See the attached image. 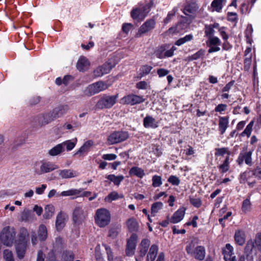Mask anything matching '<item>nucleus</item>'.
Wrapping results in <instances>:
<instances>
[{
  "label": "nucleus",
  "mask_w": 261,
  "mask_h": 261,
  "mask_svg": "<svg viewBox=\"0 0 261 261\" xmlns=\"http://www.w3.org/2000/svg\"><path fill=\"white\" fill-rule=\"evenodd\" d=\"M66 107L61 106L55 108L52 112L39 115L36 122L39 125L43 126L48 124L55 119L61 117L66 113Z\"/></svg>",
  "instance_id": "f257e3e1"
},
{
  "label": "nucleus",
  "mask_w": 261,
  "mask_h": 261,
  "mask_svg": "<svg viewBox=\"0 0 261 261\" xmlns=\"http://www.w3.org/2000/svg\"><path fill=\"white\" fill-rule=\"evenodd\" d=\"M111 219V214L106 208H100L96 211L94 216L95 223L99 227H104L109 225Z\"/></svg>",
  "instance_id": "f03ea898"
},
{
  "label": "nucleus",
  "mask_w": 261,
  "mask_h": 261,
  "mask_svg": "<svg viewBox=\"0 0 261 261\" xmlns=\"http://www.w3.org/2000/svg\"><path fill=\"white\" fill-rule=\"evenodd\" d=\"M16 232L13 228L9 226L4 227L0 234V240L7 246H11L15 238Z\"/></svg>",
  "instance_id": "7ed1b4c3"
},
{
  "label": "nucleus",
  "mask_w": 261,
  "mask_h": 261,
  "mask_svg": "<svg viewBox=\"0 0 261 261\" xmlns=\"http://www.w3.org/2000/svg\"><path fill=\"white\" fill-rule=\"evenodd\" d=\"M107 88V86L102 81H98L89 85L84 91L85 95L91 96L102 91Z\"/></svg>",
  "instance_id": "20e7f679"
},
{
  "label": "nucleus",
  "mask_w": 261,
  "mask_h": 261,
  "mask_svg": "<svg viewBox=\"0 0 261 261\" xmlns=\"http://www.w3.org/2000/svg\"><path fill=\"white\" fill-rule=\"evenodd\" d=\"M59 167L57 165L48 161H42L39 169H36L35 171L37 175H41L51 172Z\"/></svg>",
  "instance_id": "39448f33"
},
{
  "label": "nucleus",
  "mask_w": 261,
  "mask_h": 261,
  "mask_svg": "<svg viewBox=\"0 0 261 261\" xmlns=\"http://www.w3.org/2000/svg\"><path fill=\"white\" fill-rule=\"evenodd\" d=\"M87 214L81 206H76L73 210L72 219L74 223L81 224L85 220Z\"/></svg>",
  "instance_id": "423d86ee"
},
{
  "label": "nucleus",
  "mask_w": 261,
  "mask_h": 261,
  "mask_svg": "<svg viewBox=\"0 0 261 261\" xmlns=\"http://www.w3.org/2000/svg\"><path fill=\"white\" fill-rule=\"evenodd\" d=\"M114 104V96L105 95L97 102L96 107L100 109L110 108Z\"/></svg>",
  "instance_id": "0eeeda50"
},
{
  "label": "nucleus",
  "mask_w": 261,
  "mask_h": 261,
  "mask_svg": "<svg viewBox=\"0 0 261 261\" xmlns=\"http://www.w3.org/2000/svg\"><path fill=\"white\" fill-rule=\"evenodd\" d=\"M137 240L138 236L135 233H132L128 239L125 250L127 255L132 256L134 254Z\"/></svg>",
  "instance_id": "6e6552de"
},
{
  "label": "nucleus",
  "mask_w": 261,
  "mask_h": 261,
  "mask_svg": "<svg viewBox=\"0 0 261 261\" xmlns=\"http://www.w3.org/2000/svg\"><path fill=\"white\" fill-rule=\"evenodd\" d=\"M145 99L142 96H138L135 94H129L122 98L121 101L123 103L135 105L144 102Z\"/></svg>",
  "instance_id": "1a4fd4ad"
},
{
  "label": "nucleus",
  "mask_w": 261,
  "mask_h": 261,
  "mask_svg": "<svg viewBox=\"0 0 261 261\" xmlns=\"http://www.w3.org/2000/svg\"><path fill=\"white\" fill-rule=\"evenodd\" d=\"M252 152L251 151H241L237 160V163L240 166H241L243 164V162H245L246 164L251 166L252 164Z\"/></svg>",
  "instance_id": "9d476101"
},
{
  "label": "nucleus",
  "mask_w": 261,
  "mask_h": 261,
  "mask_svg": "<svg viewBox=\"0 0 261 261\" xmlns=\"http://www.w3.org/2000/svg\"><path fill=\"white\" fill-rule=\"evenodd\" d=\"M155 25V21L153 19H149L146 20L140 28L137 37H140L142 34L148 32L153 30Z\"/></svg>",
  "instance_id": "9b49d317"
},
{
  "label": "nucleus",
  "mask_w": 261,
  "mask_h": 261,
  "mask_svg": "<svg viewBox=\"0 0 261 261\" xmlns=\"http://www.w3.org/2000/svg\"><path fill=\"white\" fill-rule=\"evenodd\" d=\"M112 63L108 62L102 66H98L94 71V75L95 77L101 76L105 74H107L113 67Z\"/></svg>",
  "instance_id": "f8f14e48"
},
{
  "label": "nucleus",
  "mask_w": 261,
  "mask_h": 261,
  "mask_svg": "<svg viewBox=\"0 0 261 261\" xmlns=\"http://www.w3.org/2000/svg\"><path fill=\"white\" fill-rule=\"evenodd\" d=\"M222 253L225 261H236L233 248L230 244H226L225 247L222 249Z\"/></svg>",
  "instance_id": "ddd939ff"
},
{
  "label": "nucleus",
  "mask_w": 261,
  "mask_h": 261,
  "mask_svg": "<svg viewBox=\"0 0 261 261\" xmlns=\"http://www.w3.org/2000/svg\"><path fill=\"white\" fill-rule=\"evenodd\" d=\"M198 9L197 5L195 3H191L187 4L184 8L183 12L187 16L194 18V15Z\"/></svg>",
  "instance_id": "4468645a"
},
{
  "label": "nucleus",
  "mask_w": 261,
  "mask_h": 261,
  "mask_svg": "<svg viewBox=\"0 0 261 261\" xmlns=\"http://www.w3.org/2000/svg\"><path fill=\"white\" fill-rule=\"evenodd\" d=\"M94 142L92 140H88L85 142L84 144L79 148V149L74 153V155H79L82 156L87 154L93 146Z\"/></svg>",
  "instance_id": "2eb2a0df"
},
{
  "label": "nucleus",
  "mask_w": 261,
  "mask_h": 261,
  "mask_svg": "<svg viewBox=\"0 0 261 261\" xmlns=\"http://www.w3.org/2000/svg\"><path fill=\"white\" fill-rule=\"evenodd\" d=\"M150 244V241L147 239H144L141 241V242L139 246V254L141 257H144L148 250Z\"/></svg>",
  "instance_id": "dca6fc26"
},
{
  "label": "nucleus",
  "mask_w": 261,
  "mask_h": 261,
  "mask_svg": "<svg viewBox=\"0 0 261 261\" xmlns=\"http://www.w3.org/2000/svg\"><path fill=\"white\" fill-rule=\"evenodd\" d=\"M143 125L145 128H155L158 127V123L150 115H147L143 119Z\"/></svg>",
  "instance_id": "f3484780"
},
{
  "label": "nucleus",
  "mask_w": 261,
  "mask_h": 261,
  "mask_svg": "<svg viewBox=\"0 0 261 261\" xmlns=\"http://www.w3.org/2000/svg\"><path fill=\"white\" fill-rule=\"evenodd\" d=\"M185 209L184 207L178 209L173 215L170 220V223L174 224L180 222L185 216Z\"/></svg>",
  "instance_id": "a211bd4d"
},
{
  "label": "nucleus",
  "mask_w": 261,
  "mask_h": 261,
  "mask_svg": "<svg viewBox=\"0 0 261 261\" xmlns=\"http://www.w3.org/2000/svg\"><path fill=\"white\" fill-rule=\"evenodd\" d=\"M89 66V61L85 57H81L76 64L77 70L82 72L86 70L88 68Z\"/></svg>",
  "instance_id": "6ab92c4d"
},
{
  "label": "nucleus",
  "mask_w": 261,
  "mask_h": 261,
  "mask_svg": "<svg viewBox=\"0 0 261 261\" xmlns=\"http://www.w3.org/2000/svg\"><path fill=\"white\" fill-rule=\"evenodd\" d=\"M127 228L130 232H137L138 231L139 225L136 219L131 218L126 222Z\"/></svg>",
  "instance_id": "aec40b11"
},
{
  "label": "nucleus",
  "mask_w": 261,
  "mask_h": 261,
  "mask_svg": "<svg viewBox=\"0 0 261 261\" xmlns=\"http://www.w3.org/2000/svg\"><path fill=\"white\" fill-rule=\"evenodd\" d=\"M29 233L28 230L25 228H21L18 234V238L16 241V243L27 244L28 237Z\"/></svg>",
  "instance_id": "412c9836"
},
{
  "label": "nucleus",
  "mask_w": 261,
  "mask_h": 261,
  "mask_svg": "<svg viewBox=\"0 0 261 261\" xmlns=\"http://www.w3.org/2000/svg\"><path fill=\"white\" fill-rule=\"evenodd\" d=\"M228 117H219V130L221 135L223 134L228 126Z\"/></svg>",
  "instance_id": "4be33fe9"
},
{
  "label": "nucleus",
  "mask_w": 261,
  "mask_h": 261,
  "mask_svg": "<svg viewBox=\"0 0 261 261\" xmlns=\"http://www.w3.org/2000/svg\"><path fill=\"white\" fill-rule=\"evenodd\" d=\"M59 175L62 178H70L77 176L76 172L71 169L60 170Z\"/></svg>",
  "instance_id": "5701e85b"
},
{
  "label": "nucleus",
  "mask_w": 261,
  "mask_h": 261,
  "mask_svg": "<svg viewBox=\"0 0 261 261\" xmlns=\"http://www.w3.org/2000/svg\"><path fill=\"white\" fill-rule=\"evenodd\" d=\"M194 254L196 259L202 260L205 256V248L202 246H197L194 250Z\"/></svg>",
  "instance_id": "b1692460"
},
{
  "label": "nucleus",
  "mask_w": 261,
  "mask_h": 261,
  "mask_svg": "<svg viewBox=\"0 0 261 261\" xmlns=\"http://www.w3.org/2000/svg\"><path fill=\"white\" fill-rule=\"evenodd\" d=\"M144 14L140 8L133 9L130 13L131 17L133 19H137L141 21L143 20L145 18V15Z\"/></svg>",
  "instance_id": "393cba45"
},
{
  "label": "nucleus",
  "mask_w": 261,
  "mask_h": 261,
  "mask_svg": "<svg viewBox=\"0 0 261 261\" xmlns=\"http://www.w3.org/2000/svg\"><path fill=\"white\" fill-rule=\"evenodd\" d=\"M158 251V247L156 245H152L147 255V261H154L156 258Z\"/></svg>",
  "instance_id": "a878e982"
},
{
  "label": "nucleus",
  "mask_w": 261,
  "mask_h": 261,
  "mask_svg": "<svg viewBox=\"0 0 261 261\" xmlns=\"http://www.w3.org/2000/svg\"><path fill=\"white\" fill-rule=\"evenodd\" d=\"M27 244L16 243L15 248L17 257L21 259L25 255Z\"/></svg>",
  "instance_id": "bb28decb"
},
{
  "label": "nucleus",
  "mask_w": 261,
  "mask_h": 261,
  "mask_svg": "<svg viewBox=\"0 0 261 261\" xmlns=\"http://www.w3.org/2000/svg\"><path fill=\"white\" fill-rule=\"evenodd\" d=\"M235 242L239 245H242L245 242L244 231L241 230H238L236 231L234 234Z\"/></svg>",
  "instance_id": "cd10ccee"
},
{
  "label": "nucleus",
  "mask_w": 261,
  "mask_h": 261,
  "mask_svg": "<svg viewBox=\"0 0 261 261\" xmlns=\"http://www.w3.org/2000/svg\"><path fill=\"white\" fill-rule=\"evenodd\" d=\"M65 149L62 147L61 143L57 144L48 151V154L50 156H54L60 154L64 151Z\"/></svg>",
  "instance_id": "c85d7f7f"
},
{
  "label": "nucleus",
  "mask_w": 261,
  "mask_h": 261,
  "mask_svg": "<svg viewBox=\"0 0 261 261\" xmlns=\"http://www.w3.org/2000/svg\"><path fill=\"white\" fill-rule=\"evenodd\" d=\"M39 240L40 241H44L47 237V231L44 225H40L38 231Z\"/></svg>",
  "instance_id": "c756f323"
},
{
  "label": "nucleus",
  "mask_w": 261,
  "mask_h": 261,
  "mask_svg": "<svg viewBox=\"0 0 261 261\" xmlns=\"http://www.w3.org/2000/svg\"><path fill=\"white\" fill-rule=\"evenodd\" d=\"M65 226V219L61 212L57 216L56 226L58 230H61Z\"/></svg>",
  "instance_id": "7c9ffc66"
},
{
  "label": "nucleus",
  "mask_w": 261,
  "mask_h": 261,
  "mask_svg": "<svg viewBox=\"0 0 261 261\" xmlns=\"http://www.w3.org/2000/svg\"><path fill=\"white\" fill-rule=\"evenodd\" d=\"M44 214L43 217L45 219H50L54 214L55 208L51 204L47 205L44 208Z\"/></svg>",
  "instance_id": "2f4dec72"
},
{
  "label": "nucleus",
  "mask_w": 261,
  "mask_h": 261,
  "mask_svg": "<svg viewBox=\"0 0 261 261\" xmlns=\"http://www.w3.org/2000/svg\"><path fill=\"white\" fill-rule=\"evenodd\" d=\"M77 142V139L75 138L74 141L70 140L65 141L61 143L62 145V147L64 149L66 148V150L67 151L71 150L75 146Z\"/></svg>",
  "instance_id": "473e14b6"
},
{
  "label": "nucleus",
  "mask_w": 261,
  "mask_h": 261,
  "mask_svg": "<svg viewBox=\"0 0 261 261\" xmlns=\"http://www.w3.org/2000/svg\"><path fill=\"white\" fill-rule=\"evenodd\" d=\"M83 189H71L67 191H63L61 193L60 196H77L82 192Z\"/></svg>",
  "instance_id": "72a5a7b5"
},
{
  "label": "nucleus",
  "mask_w": 261,
  "mask_h": 261,
  "mask_svg": "<svg viewBox=\"0 0 261 261\" xmlns=\"http://www.w3.org/2000/svg\"><path fill=\"white\" fill-rule=\"evenodd\" d=\"M129 173L130 175H135L140 178H142L145 175L144 170L138 167H132L130 169Z\"/></svg>",
  "instance_id": "f704fd0d"
},
{
  "label": "nucleus",
  "mask_w": 261,
  "mask_h": 261,
  "mask_svg": "<svg viewBox=\"0 0 261 261\" xmlns=\"http://www.w3.org/2000/svg\"><path fill=\"white\" fill-rule=\"evenodd\" d=\"M128 137L126 132H115V144L125 140Z\"/></svg>",
  "instance_id": "c9c22d12"
},
{
  "label": "nucleus",
  "mask_w": 261,
  "mask_h": 261,
  "mask_svg": "<svg viewBox=\"0 0 261 261\" xmlns=\"http://www.w3.org/2000/svg\"><path fill=\"white\" fill-rule=\"evenodd\" d=\"M193 38V36L192 34H189L185 36L184 37L180 38L178 40H177L175 43V45L177 46H180L187 42L190 41L192 40Z\"/></svg>",
  "instance_id": "e433bc0d"
},
{
  "label": "nucleus",
  "mask_w": 261,
  "mask_h": 261,
  "mask_svg": "<svg viewBox=\"0 0 261 261\" xmlns=\"http://www.w3.org/2000/svg\"><path fill=\"white\" fill-rule=\"evenodd\" d=\"M252 176H254L253 170L244 172L240 175V182L242 183L248 181L249 178Z\"/></svg>",
  "instance_id": "4c0bfd02"
},
{
  "label": "nucleus",
  "mask_w": 261,
  "mask_h": 261,
  "mask_svg": "<svg viewBox=\"0 0 261 261\" xmlns=\"http://www.w3.org/2000/svg\"><path fill=\"white\" fill-rule=\"evenodd\" d=\"M206 44L208 46L214 45L219 46L221 45V41L218 37L212 36L208 38Z\"/></svg>",
  "instance_id": "58836bf2"
},
{
  "label": "nucleus",
  "mask_w": 261,
  "mask_h": 261,
  "mask_svg": "<svg viewBox=\"0 0 261 261\" xmlns=\"http://www.w3.org/2000/svg\"><path fill=\"white\" fill-rule=\"evenodd\" d=\"M226 0H214L211 6L217 12H220L222 8V3L225 2Z\"/></svg>",
  "instance_id": "ea45409f"
},
{
  "label": "nucleus",
  "mask_w": 261,
  "mask_h": 261,
  "mask_svg": "<svg viewBox=\"0 0 261 261\" xmlns=\"http://www.w3.org/2000/svg\"><path fill=\"white\" fill-rule=\"evenodd\" d=\"M251 204L249 199H246L243 201L242 211L244 213H247L251 211Z\"/></svg>",
  "instance_id": "a19ab883"
},
{
  "label": "nucleus",
  "mask_w": 261,
  "mask_h": 261,
  "mask_svg": "<svg viewBox=\"0 0 261 261\" xmlns=\"http://www.w3.org/2000/svg\"><path fill=\"white\" fill-rule=\"evenodd\" d=\"M62 257L64 261H73L74 254L71 251H64L63 252Z\"/></svg>",
  "instance_id": "79ce46f5"
},
{
  "label": "nucleus",
  "mask_w": 261,
  "mask_h": 261,
  "mask_svg": "<svg viewBox=\"0 0 261 261\" xmlns=\"http://www.w3.org/2000/svg\"><path fill=\"white\" fill-rule=\"evenodd\" d=\"M152 186L154 188L159 187L162 184V177L159 175H153L152 178Z\"/></svg>",
  "instance_id": "37998d69"
},
{
  "label": "nucleus",
  "mask_w": 261,
  "mask_h": 261,
  "mask_svg": "<svg viewBox=\"0 0 261 261\" xmlns=\"http://www.w3.org/2000/svg\"><path fill=\"white\" fill-rule=\"evenodd\" d=\"M152 69V67L149 65H144L142 66L140 68L141 77L146 75L149 73L151 70Z\"/></svg>",
  "instance_id": "c03bdc74"
},
{
  "label": "nucleus",
  "mask_w": 261,
  "mask_h": 261,
  "mask_svg": "<svg viewBox=\"0 0 261 261\" xmlns=\"http://www.w3.org/2000/svg\"><path fill=\"white\" fill-rule=\"evenodd\" d=\"M215 31L211 25H205L204 28L205 35L207 38L214 36Z\"/></svg>",
  "instance_id": "a18cd8bd"
},
{
  "label": "nucleus",
  "mask_w": 261,
  "mask_h": 261,
  "mask_svg": "<svg viewBox=\"0 0 261 261\" xmlns=\"http://www.w3.org/2000/svg\"><path fill=\"white\" fill-rule=\"evenodd\" d=\"M163 207V203L161 202H156L152 204L151 206V213L155 214L159 212Z\"/></svg>",
  "instance_id": "49530a36"
},
{
  "label": "nucleus",
  "mask_w": 261,
  "mask_h": 261,
  "mask_svg": "<svg viewBox=\"0 0 261 261\" xmlns=\"http://www.w3.org/2000/svg\"><path fill=\"white\" fill-rule=\"evenodd\" d=\"M177 11V9L176 8H174L171 11L168 13L167 17L164 20V23L165 25L167 24L170 21L172 18L174 16Z\"/></svg>",
  "instance_id": "de8ad7c7"
},
{
  "label": "nucleus",
  "mask_w": 261,
  "mask_h": 261,
  "mask_svg": "<svg viewBox=\"0 0 261 261\" xmlns=\"http://www.w3.org/2000/svg\"><path fill=\"white\" fill-rule=\"evenodd\" d=\"M3 256L6 261H14L12 251L8 249L4 250Z\"/></svg>",
  "instance_id": "09e8293b"
},
{
  "label": "nucleus",
  "mask_w": 261,
  "mask_h": 261,
  "mask_svg": "<svg viewBox=\"0 0 261 261\" xmlns=\"http://www.w3.org/2000/svg\"><path fill=\"white\" fill-rule=\"evenodd\" d=\"M167 180L173 186H178L180 184V179L175 175L170 176Z\"/></svg>",
  "instance_id": "8fccbe9b"
},
{
  "label": "nucleus",
  "mask_w": 261,
  "mask_h": 261,
  "mask_svg": "<svg viewBox=\"0 0 261 261\" xmlns=\"http://www.w3.org/2000/svg\"><path fill=\"white\" fill-rule=\"evenodd\" d=\"M190 202L194 206L199 207L201 205V201L199 198L190 197Z\"/></svg>",
  "instance_id": "3c124183"
},
{
  "label": "nucleus",
  "mask_w": 261,
  "mask_h": 261,
  "mask_svg": "<svg viewBox=\"0 0 261 261\" xmlns=\"http://www.w3.org/2000/svg\"><path fill=\"white\" fill-rule=\"evenodd\" d=\"M102 246L105 247V248L106 250L107 254L108 255V259L109 261H113V252L112 251L110 247L105 244H102Z\"/></svg>",
  "instance_id": "603ef678"
},
{
  "label": "nucleus",
  "mask_w": 261,
  "mask_h": 261,
  "mask_svg": "<svg viewBox=\"0 0 261 261\" xmlns=\"http://www.w3.org/2000/svg\"><path fill=\"white\" fill-rule=\"evenodd\" d=\"M165 48L163 46H161L155 51V56L159 59L164 58V53Z\"/></svg>",
  "instance_id": "864d4df0"
},
{
  "label": "nucleus",
  "mask_w": 261,
  "mask_h": 261,
  "mask_svg": "<svg viewBox=\"0 0 261 261\" xmlns=\"http://www.w3.org/2000/svg\"><path fill=\"white\" fill-rule=\"evenodd\" d=\"M253 125V122H251L245 128V130L242 133L241 135L242 136H244L245 135H246L247 136H250L252 127Z\"/></svg>",
  "instance_id": "5fc2aeb1"
},
{
  "label": "nucleus",
  "mask_w": 261,
  "mask_h": 261,
  "mask_svg": "<svg viewBox=\"0 0 261 261\" xmlns=\"http://www.w3.org/2000/svg\"><path fill=\"white\" fill-rule=\"evenodd\" d=\"M204 50L201 49L196 52L195 54L192 55L191 57V59L192 60H196L200 58L201 57L204 55Z\"/></svg>",
  "instance_id": "6e6d98bb"
},
{
  "label": "nucleus",
  "mask_w": 261,
  "mask_h": 261,
  "mask_svg": "<svg viewBox=\"0 0 261 261\" xmlns=\"http://www.w3.org/2000/svg\"><path fill=\"white\" fill-rule=\"evenodd\" d=\"M238 19L237 14L235 12L227 13V20L229 21L235 22Z\"/></svg>",
  "instance_id": "4d7b16f0"
},
{
  "label": "nucleus",
  "mask_w": 261,
  "mask_h": 261,
  "mask_svg": "<svg viewBox=\"0 0 261 261\" xmlns=\"http://www.w3.org/2000/svg\"><path fill=\"white\" fill-rule=\"evenodd\" d=\"M215 150V154L216 156H222L227 152V148L225 147L216 148Z\"/></svg>",
  "instance_id": "13d9d810"
},
{
  "label": "nucleus",
  "mask_w": 261,
  "mask_h": 261,
  "mask_svg": "<svg viewBox=\"0 0 261 261\" xmlns=\"http://www.w3.org/2000/svg\"><path fill=\"white\" fill-rule=\"evenodd\" d=\"M151 7V4L150 3H148L143 6L142 8H140L141 10L145 15V17L147 16V14L149 12L150 10V8Z\"/></svg>",
  "instance_id": "bf43d9fd"
},
{
  "label": "nucleus",
  "mask_w": 261,
  "mask_h": 261,
  "mask_svg": "<svg viewBox=\"0 0 261 261\" xmlns=\"http://www.w3.org/2000/svg\"><path fill=\"white\" fill-rule=\"evenodd\" d=\"M227 105L225 104H219L215 109V111L216 112L222 113V112L226 110L227 108Z\"/></svg>",
  "instance_id": "052dcab7"
},
{
  "label": "nucleus",
  "mask_w": 261,
  "mask_h": 261,
  "mask_svg": "<svg viewBox=\"0 0 261 261\" xmlns=\"http://www.w3.org/2000/svg\"><path fill=\"white\" fill-rule=\"evenodd\" d=\"M74 78L70 75H65L63 79V83L65 85H68L70 82L73 81Z\"/></svg>",
  "instance_id": "680f3d73"
},
{
  "label": "nucleus",
  "mask_w": 261,
  "mask_h": 261,
  "mask_svg": "<svg viewBox=\"0 0 261 261\" xmlns=\"http://www.w3.org/2000/svg\"><path fill=\"white\" fill-rule=\"evenodd\" d=\"M253 174L256 178L261 180V168L256 167L253 170Z\"/></svg>",
  "instance_id": "e2e57ef3"
},
{
  "label": "nucleus",
  "mask_w": 261,
  "mask_h": 261,
  "mask_svg": "<svg viewBox=\"0 0 261 261\" xmlns=\"http://www.w3.org/2000/svg\"><path fill=\"white\" fill-rule=\"evenodd\" d=\"M194 247L195 245L193 244V243L191 242L188 245H187L186 247V250L187 251V252L189 254H191L192 253H194Z\"/></svg>",
  "instance_id": "0e129e2a"
},
{
  "label": "nucleus",
  "mask_w": 261,
  "mask_h": 261,
  "mask_svg": "<svg viewBox=\"0 0 261 261\" xmlns=\"http://www.w3.org/2000/svg\"><path fill=\"white\" fill-rule=\"evenodd\" d=\"M251 55H250L248 57H246L244 59V68L248 69L251 65Z\"/></svg>",
  "instance_id": "69168bd1"
},
{
  "label": "nucleus",
  "mask_w": 261,
  "mask_h": 261,
  "mask_svg": "<svg viewBox=\"0 0 261 261\" xmlns=\"http://www.w3.org/2000/svg\"><path fill=\"white\" fill-rule=\"evenodd\" d=\"M137 88L139 89H146L147 88V83L145 81H141L136 84Z\"/></svg>",
  "instance_id": "338daca9"
},
{
  "label": "nucleus",
  "mask_w": 261,
  "mask_h": 261,
  "mask_svg": "<svg viewBox=\"0 0 261 261\" xmlns=\"http://www.w3.org/2000/svg\"><path fill=\"white\" fill-rule=\"evenodd\" d=\"M46 261H57L55 253L53 250L48 252Z\"/></svg>",
  "instance_id": "774afa93"
}]
</instances>
